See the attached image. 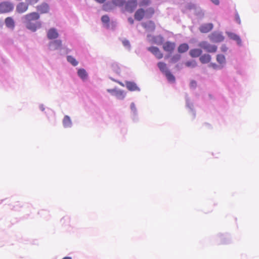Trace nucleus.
<instances>
[{
    "label": "nucleus",
    "instance_id": "nucleus-1",
    "mask_svg": "<svg viewBox=\"0 0 259 259\" xmlns=\"http://www.w3.org/2000/svg\"><path fill=\"white\" fill-rule=\"evenodd\" d=\"M154 13L155 10L153 7H149L145 10L143 8H140L136 11L134 17L136 20L140 21L144 18H151Z\"/></svg>",
    "mask_w": 259,
    "mask_h": 259
},
{
    "label": "nucleus",
    "instance_id": "nucleus-2",
    "mask_svg": "<svg viewBox=\"0 0 259 259\" xmlns=\"http://www.w3.org/2000/svg\"><path fill=\"white\" fill-rule=\"evenodd\" d=\"M14 9L13 3L5 1L0 3V13H8L12 12Z\"/></svg>",
    "mask_w": 259,
    "mask_h": 259
},
{
    "label": "nucleus",
    "instance_id": "nucleus-3",
    "mask_svg": "<svg viewBox=\"0 0 259 259\" xmlns=\"http://www.w3.org/2000/svg\"><path fill=\"white\" fill-rule=\"evenodd\" d=\"M199 47L204 49L207 52L209 53H214L217 51V47L214 45H210L208 43L207 41H201L199 45Z\"/></svg>",
    "mask_w": 259,
    "mask_h": 259
},
{
    "label": "nucleus",
    "instance_id": "nucleus-4",
    "mask_svg": "<svg viewBox=\"0 0 259 259\" xmlns=\"http://www.w3.org/2000/svg\"><path fill=\"white\" fill-rule=\"evenodd\" d=\"M137 6V0H128L125 3V9L127 12L132 13L134 11Z\"/></svg>",
    "mask_w": 259,
    "mask_h": 259
},
{
    "label": "nucleus",
    "instance_id": "nucleus-5",
    "mask_svg": "<svg viewBox=\"0 0 259 259\" xmlns=\"http://www.w3.org/2000/svg\"><path fill=\"white\" fill-rule=\"evenodd\" d=\"M39 14L37 12L30 13L24 16L25 22H29L39 19Z\"/></svg>",
    "mask_w": 259,
    "mask_h": 259
},
{
    "label": "nucleus",
    "instance_id": "nucleus-6",
    "mask_svg": "<svg viewBox=\"0 0 259 259\" xmlns=\"http://www.w3.org/2000/svg\"><path fill=\"white\" fill-rule=\"evenodd\" d=\"M162 48L164 51L171 53L176 48V44L174 42L166 41L163 44Z\"/></svg>",
    "mask_w": 259,
    "mask_h": 259
},
{
    "label": "nucleus",
    "instance_id": "nucleus-7",
    "mask_svg": "<svg viewBox=\"0 0 259 259\" xmlns=\"http://www.w3.org/2000/svg\"><path fill=\"white\" fill-rule=\"evenodd\" d=\"M25 24L27 28L32 31H35L37 28H39L41 26V23L39 21L25 22Z\"/></svg>",
    "mask_w": 259,
    "mask_h": 259
},
{
    "label": "nucleus",
    "instance_id": "nucleus-8",
    "mask_svg": "<svg viewBox=\"0 0 259 259\" xmlns=\"http://www.w3.org/2000/svg\"><path fill=\"white\" fill-rule=\"evenodd\" d=\"M148 50L152 53L156 58L160 59L163 57V54L161 52L160 50L156 47H151L148 48Z\"/></svg>",
    "mask_w": 259,
    "mask_h": 259
},
{
    "label": "nucleus",
    "instance_id": "nucleus-9",
    "mask_svg": "<svg viewBox=\"0 0 259 259\" xmlns=\"http://www.w3.org/2000/svg\"><path fill=\"white\" fill-rule=\"evenodd\" d=\"M37 11L40 14H45L49 12L50 8L47 3H42L36 7Z\"/></svg>",
    "mask_w": 259,
    "mask_h": 259
},
{
    "label": "nucleus",
    "instance_id": "nucleus-10",
    "mask_svg": "<svg viewBox=\"0 0 259 259\" xmlns=\"http://www.w3.org/2000/svg\"><path fill=\"white\" fill-rule=\"evenodd\" d=\"M142 26L148 31H153L155 29V23L152 21L143 23Z\"/></svg>",
    "mask_w": 259,
    "mask_h": 259
},
{
    "label": "nucleus",
    "instance_id": "nucleus-11",
    "mask_svg": "<svg viewBox=\"0 0 259 259\" xmlns=\"http://www.w3.org/2000/svg\"><path fill=\"white\" fill-rule=\"evenodd\" d=\"M213 28V25L212 23L204 24L200 26L199 27V30L202 33H207L209 32Z\"/></svg>",
    "mask_w": 259,
    "mask_h": 259
},
{
    "label": "nucleus",
    "instance_id": "nucleus-12",
    "mask_svg": "<svg viewBox=\"0 0 259 259\" xmlns=\"http://www.w3.org/2000/svg\"><path fill=\"white\" fill-rule=\"evenodd\" d=\"M59 36V34L57 30L55 28L50 29L47 33V36L50 39H53L57 38Z\"/></svg>",
    "mask_w": 259,
    "mask_h": 259
},
{
    "label": "nucleus",
    "instance_id": "nucleus-13",
    "mask_svg": "<svg viewBox=\"0 0 259 259\" xmlns=\"http://www.w3.org/2000/svg\"><path fill=\"white\" fill-rule=\"evenodd\" d=\"M228 37L230 39L235 41L238 45L240 46L241 45V38L237 34L233 32H228Z\"/></svg>",
    "mask_w": 259,
    "mask_h": 259
},
{
    "label": "nucleus",
    "instance_id": "nucleus-14",
    "mask_svg": "<svg viewBox=\"0 0 259 259\" xmlns=\"http://www.w3.org/2000/svg\"><path fill=\"white\" fill-rule=\"evenodd\" d=\"M28 8V5L24 3H20L16 7V11L18 13H23L27 10Z\"/></svg>",
    "mask_w": 259,
    "mask_h": 259
},
{
    "label": "nucleus",
    "instance_id": "nucleus-15",
    "mask_svg": "<svg viewBox=\"0 0 259 259\" xmlns=\"http://www.w3.org/2000/svg\"><path fill=\"white\" fill-rule=\"evenodd\" d=\"M5 23L6 26L11 29H13L15 27V21L12 17H8L5 20Z\"/></svg>",
    "mask_w": 259,
    "mask_h": 259
},
{
    "label": "nucleus",
    "instance_id": "nucleus-16",
    "mask_svg": "<svg viewBox=\"0 0 259 259\" xmlns=\"http://www.w3.org/2000/svg\"><path fill=\"white\" fill-rule=\"evenodd\" d=\"M50 46L51 47V50H57L62 46V41L61 40H56L52 41L50 44Z\"/></svg>",
    "mask_w": 259,
    "mask_h": 259
},
{
    "label": "nucleus",
    "instance_id": "nucleus-17",
    "mask_svg": "<svg viewBox=\"0 0 259 259\" xmlns=\"http://www.w3.org/2000/svg\"><path fill=\"white\" fill-rule=\"evenodd\" d=\"M202 52L201 49H191L189 52L190 55L193 58H196L200 56Z\"/></svg>",
    "mask_w": 259,
    "mask_h": 259
},
{
    "label": "nucleus",
    "instance_id": "nucleus-18",
    "mask_svg": "<svg viewBox=\"0 0 259 259\" xmlns=\"http://www.w3.org/2000/svg\"><path fill=\"white\" fill-rule=\"evenodd\" d=\"M126 87L130 91H136L139 90V89L136 84L133 82L127 81L126 82Z\"/></svg>",
    "mask_w": 259,
    "mask_h": 259
},
{
    "label": "nucleus",
    "instance_id": "nucleus-19",
    "mask_svg": "<svg viewBox=\"0 0 259 259\" xmlns=\"http://www.w3.org/2000/svg\"><path fill=\"white\" fill-rule=\"evenodd\" d=\"M157 66L159 70L164 74L166 73L168 70L166 64L163 62H159L157 63Z\"/></svg>",
    "mask_w": 259,
    "mask_h": 259
},
{
    "label": "nucleus",
    "instance_id": "nucleus-20",
    "mask_svg": "<svg viewBox=\"0 0 259 259\" xmlns=\"http://www.w3.org/2000/svg\"><path fill=\"white\" fill-rule=\"evenodd\" d=\"M210 39L215 42L221 41L224 39V37L219 34L212 33L210 36Z\"/></svg>",
    "mask_w": 259,
    "mask_h": 259
},
{
    "label": "nucleus",
    "instance_id": "nucleus-21",
    "mask_svg": "<svg viewBox=\"0 0 259 259\" xmlns=\"http://www.w3.org/2000/svg\"><path fill=\"white\" fill-rule=\"evenodd\" d=\"M210 60L211 57L208 54H204L201 56L199 58L200 61L203 64L209 63L210 61Z\"/></svg>",
    "mask_w": 259,
    "mask_h": 259
},
{
    "label": "nucleus",
    "instance_id": "nucleus-22",
    "mask_svg": "<svg viewBox=\"0 0 259 259\" xmlns=\"http://www.w3.org/2000/svg\"><path fill=\"white\" fill-rule=\"evenodd\" d=\"M189 49V46L187 44H181L178 48V51L180 53H183L187 52Z\"/></svg>",
    "mask_w": 259,
    "mask_h": 259
},
{
    "label": "nucleus",
    "instance_id": "nucleus-23",
    "mask_svg": "<svg viewBox=\"0 0 259 259\" xmlns=\"http://www.w3.org/2000/svg\"><path fill=\"white\" fill-rule=\"evenodd\" d=\"M63 124L65 127H68L71 126V121L70 117L68 116L65 115L64 116V119L63 120Z\"/></svg>",
    "mask_w": 259,
    "mask_h": 259
},
{
    "label": "nucleus",
    "instance_id": "nucleus-24",
    "mask_svg": "<svg viewBox=\"0 0 259 259\" xmlns=\"http://www.w3.org/2000/svg\"><path fill=\"white\" fill-rule=\"evenodd\" d=\"M78 75L82 79H85L87 78V73L84 69H79L77 72Z\"/></svg>",
    "mask_w": 259,
    "mask_h": 259
},
{
    "label": "nucleus",
    "instance_id": "nucleus-25",
    "mask_svg": "<svg viewBox=\"0 0 259 259\" xmlns=\"http://www.w3.org/2000/svg\"><path fill=\"white\" fill-rule=\"evenodd\" d=\"M67 60L74 66H75L78 64V62L75 60L74 58H73L71 56H67Z\"/></svg>",
    "mask_w": 259,
    "mask_h": 259
},
{
    "label": "nucleus",
    "instance_id": "nucleus-26",
    "mask_svg": "<svg viewBox=\"0 0 259 259\" xmlns=\"http://www.w3.org/2000/svg\"><path fill=\"white\" fill-rule=\"evenodd\" d=\"M167 79L171 82H174L175 80V76L171 73L169 71H168L166 73L164 74Z\"/></svg>",
    "mask_w": 259,
    "mask_h": 259
},
{
    "label": "nucleus",
    "instance_id": "nucleus-27",
    "mask_svg": "<svg viewBox=\"0 0 259 259\" xmlns=\"http://www.w3.org/2000/svg\"><path fill=\"white\" fill-rule=\"evenodd\" d=\"M181 58V56L178 54L174 55L170 59V63H175L178 62Z\"/></svg>",
    "mask_w": 259,
    "mask_h": 259
},
{
    "label": "nucleus",
    "instance_id": "nucleus-28",
    "mask_svg": "<svg viewBox=\"0 0 259 259\" xmlns=\"http://www.w3.org/2000/svg\"><path fill=\"white\" fill-rule=\"evenodd\" d=\"M217 61L220 64H223L225 62V57L223 55H218L217 57Z\"/></svg>",
    "mask_w": 259,
    "mask_h": 259
},
{
    "label": "nucleus",
    "instance_id": "nucleus-29",
    "mask_svg": "<svg viewBox=\"0 0 259 259\" xmlns=\"http://www.w3.org/2000/svg\"><path fill=\"white\" fill-rule=\"evenodd\" d=\"M115 95L119 99H123L124 98V94L123 92L121 91H117L115 93Z\"/></svg>",
    "mask_w": 259,
    "mask_h": 259
},
{
    "label": "nucleus",
    "instance_id": "nucleus-30",
    "mask_svg": "<svg viewBox=\"0 0 259 259\" xmlns=\"http://www.w3.org/2000/svg\"><path fill=\"white\" fill-rule=\"evenodd\" d=\"M112 3L115 6H122L125 2L123 0H112Z\"/></svg>",
    "mask_w": 259,
    "mask_h": 259
},
{
    "label": "nucleus",
    "instance_id": "nucleus-31",
    "mask_svg": "<svg viewBox=\"0 0 259 259\" xmlns=\"http://www.w3.org/2000/svg\"><path fill=\"white\" fill-rule=\"evenodd\" d=\"M185 65L187 67H194L196 66V63L195 61H187L185 63Z\"/></svg>",
    "mask_w": 259,
    "mask_h": 259
},
{
    "label": "nucleus",
    "instance_id": "nucleus-32",
    "mask_svg": "<svg viewBox=\"0 0 259 259\" xmlns=\"http://www.w3.org/2000/svg\"><path fill=\"white\" fill-rule=\"evenodd\" d=\"M150 3V0H142L140 3V6L141 7L147 6H148Z\"/></svg>",
    "mask_w": 259,
    "mask_h": 259
},
{
    "label": "nucleus",
    "instance_id": "nucleus-33",
    "mask_svg": "<svg viewBox=\"0 0 259 259\" xmlns=\"http://www.w3.org/2000/svg\"><path fill=\"white\" fill-rule=\"evenodd\" d=\"M102 21L104 23H108L109 22V18L107 15H104L101 18Z\"/></svg>",
    "mask_w": 259,
    "mask_h": 259
},
{
    "label": "nucleus",
    "instance_id": "nucleus-34",
    "mask_svg": "<svg viewBox=\"0 0 259 259\" xmlns=\"http://www.w3.org/2000/svg\"><path fill=\"white\" fill-rule=\"evenodd\" d=\"M122 44L125 47H130V42L127 40L125 39V40H123Z\"/></svg>",
    "mask_w": 259,
    "mask_h": 259
},
{
    "label": "nucleus",
    "instance_id": "nucleus-35",
    "mask_svg": "<svg viewBox=\"0 0 259 259\" xmlns=\"http://www.w3.org/2000/svg\"><path fill=\"white\" fill-rule=\"evenodd\" d=\"M131 110L133 111V112L135 113L136 112V106H135V105L134 103H132L131 104Z\"/></svg>",
    "mask_w": 259,
    "mask_h": 259
},
{
    "label": "nucleus",
    "instance_id": "nucleus-36",
    "mask_svg": "<svg viewBox=\"0 0 259 259\" xmlns=\"http://www.w3.org/2000/svg\"><path fill=\"white\" fill-rule=\"evenodd\" d=\"M235 20L238 24L241 23L240 18L238 13H236L235 15Z\"/></svg>",
    "mask_w": 259,
    "mask_h": 259
},
{
    "label": "nucleus",
    "instance_id": "nucleus-37",
    "mask_svg": "<svg viewBox=\"0 0 259 259\" xmlns=\"http://www.w3.org/2000/svg\"><path fill=\"white\" fill-rule=\"evenodd\" d=\"M28 3L30 5H34L38 2V0H27Z\"/></svg>",
    "mask_w": 259,
    "mask_h": 259
},
{
    "label": "nucleus",
    "instance_id": "nucleus-38",
    "mask_svg": "<svg viewBox=\"0 0 259 259\" xmlns=\"http://www.w3.org/2000/svg\"><path fill=\"white\" fill-rule=\"evenodd\" d=\"M128 21L131 24H133L134 22V20L132 17L128 18Z\"/></svg>",
    "mask_w": 259,
    "mask_h": 259
},
{
    "label": "nucleus",
    "instance_id": "nucleus-39",
    "mask_svg": "<svg viewBox=\"0 0 259 259\" xmlns=\"http://www.w3.org/2000/svg\"><path fill=\"white\" fill-rule=\"evenodd\" d=\"M212 3H213L215 5H218L219 4V0H210Z\"/></svg>",
    "mask_w": 259,
    "mask_h": 259
},
{
    "label": "nucleus",
    "instance_id": "nucleus-40",
    "mask_svg": "<svg viewBox=\"0 0 259 259\" xmlns=\"http://www.w3.org/2000/svg\"><path fill=\"white\" fill-rule=\"evenodd\" d=\"M95 1L99 3H103L105 2L106 0H95Z\"/></svg>",
    "mask_w": 259,
    "mask_h": 259
},
{
    "label": "nucleus",
    "instance_id": "nucleus-41",
    "mask_svg": "<svg viewBox=\"0 0 259 259\" xmlns=\"http://www.w3.org/2000/svg\"><path fill=\"white\" fill-rule=\"evenodd\" d=\"M107 91L109 93H112V92H116V91H115L114 90H108Z\"/></svg>",
    "mask_w": 259,
    "mask_h": 259
},
{
    "label": "nucleus",
    "instance_id": "nucleus-42",
    "mask_svg": "<svg viewBox=\"0 0 259 259\" xmlns=\"http://www.w3.org/2000/svg\"><path fill=\"white\" fill-rule=\"evenodd\" d=\"M62 259H72L71 257H69V256H66V257H64V258H63Z\"/></svg>",
    "mask_w": 259,
    "mask_h": 259
},
{
    "label": "nucleus",
    "instance_id": "nucleus-43",
    "mask_svg": "<svg viewBox=\"0 0 259 259\" xmlns=\"http://www.w3.org/2000/svg\"><path fill=\"white\" fill-rule=\"evenodd\" d=\"M210 66H212L213 68H215L216 67V65L215 64H211Z\"/></svg>",
    "mask_w": 259,
    "mask_h": 259
},
{
    "label": "nucleus",
    "instance_id": "nucleus-44",
    "mask_svg": "<svg viewBox=\"0 0 259 259\" xmlns=\"http://www.w3.org/2000/svg\"><path fill=\"white\" fill-rule=\"evenodd\" d=\"M191 83H192V84H194H194H196V82H195V81H192V82H191Z\"/></svg>",
    "mask_w": 259,
    "mask_h": 259
},
{
    "label": "nucleus",
    "instance_id": "nucleus-45",
    "mask_svg": "<svg viewBox=\"0 0 259 259\" xmlns=\"http://www.w3.org/2000/svg\"><path fill=\"white\" fill-rule=\"evenodd\" d=\"M191 83H192V84H194H194H196V82H195V81H192V82H191Z\"/></svg>",
    "mask_w": 259,
    "mask_h": 259
},
{
    "label": "nucleus",
    "instance_id": "nucleus-46",
    "mask_svg": "<svg viewBox=\"0 0 259 259\" xmlns=\"http://www.w3.org/2000/svg\"><path fill=\"white\" fill-rule=\"evenodd\" d=\"M118 83H119L120 85H121L122 86H123V85H123V84L122 83H121V82H119Z\"/></svg>",
    "mask_w": 259,
    "mask_h": 259
}]
</instances>
